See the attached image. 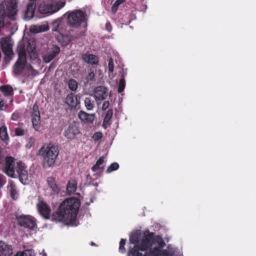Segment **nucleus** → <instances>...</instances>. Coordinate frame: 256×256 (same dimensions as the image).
I'll return each instance as SVG.
<instances>
[{"instance_id":"nucleus-49","label":"nucleus","mask_w":256,"mask_h":256,"mask_svg":"<svg viewBox=\"0 0 256 256\" xmlns=\"http://www.w3.org/2000/svg\"><path fill=\"white\" fill-rule=\"evenodd\" d=\"M14 256H22L21 252H17V254L16 255H14Z\"/></svg>"},{"instance_id":"nucleus-42","label":"nucleus","mask_w":256,"mask_h":256,"mask_svg":"<svg viewBox=\"0 0 256 256\" xmlns=\"http://www.w3.org/2000/svg\"><path fill=\"white\" fill-rule=\"evenodd\" d=\"M102 137V134L101 132H96L93 135L92 138L94 140H98Z\"/></svg>"},{"instance_id":"nucleus-40","label":"nucleus","mask_w":256,"mask_h":256,"mask_svg":"<svg viewBox=\"0 0 256 256\" xmlns=\"http://www.w3.org/2000/svg\"><path fill=\"white\" fill-rule=\"evenodd\" d=\"M28 73L32 76H36L38 74V72L34 70L32 66H30L27 68Z\"/></svg>"},{"instance_id":"nucleus-26","label":"nucleus","mask_w":256,"mask_h":256,"mask_svg":"<svg viewBox=\"0 0 256 256\" xmlns=\"http://www.w3.org/2000/svg\"><path fill=\"white\" fill-rule=\"evenodd\" d=\"M8 188V190L10 191L11 193V196L12 198L16 199L17 198L16 188L15 184L12 182H9Z\"/></svg>"},{"instance_id":"nucleus-47","label":"nucleus","mask_w":256,"mask_h":256,"mask_svg":"<svg viewBox=\"0 0 256 256\" xmlns=\"http://www.w3.org/2000/svg\"><path fill=\"white\" fill-rule=\"evenodd\" d=\"M110 24L109 23H107L106 24V28L107 29V30L109 32L110 31L111 29L110 28H109V26H110Z\"/></svg>"},{"instance_id":"nucleus-29","label":"nucleus","mask_w":256,"mask_h":256,"mask_svg":"<svg viewBox=\"0 0 256 256\" xmlns=\"http://www.w3.org/2000/svg\"><path fill=\"white\" fill-rule=\"evenodd\" d=\"M0 90L6 96H8L12 94L13 89L12 87L8 86H4L0 88Z\"/></svg>"},{"instance_id":"nucleus-24","label":"nucleus","mask_w":256,"mask_h":256,"mask_svg":"<svg viewBox=\"0 0 256 256\" xmlns=\"http://www.w3.org/2000/svg\"><path fill=\"white\" fill-rule=\"evenodd\" d=\"M113 111L112 109L108 110L104 117L103 126L104 128H108L110 126V120L112 116Z\"/></svg>"},{"instance_id":"nucleus-45","label":"nucleus","mask_w":256,"mask_h":256,"mask_svg":"<svg viewBox=\"0 0 256 256\" xmlns=\"http://www.w3.org/2000/svg\"><path fill=\"white\" fill-rule=\"evenodd\" d=\"M18 116V113L14 112L12 115L11 118L13 120H16Z\"/></svg>"},{"instance_id":"nucleus-44","label":"nucleus","mask_w":256,"mask_h":256,"mask_svg":"<svg viewBox=\"0 0 256 256\" xmlns=\"http://www.w3.org/2000/svg\"><path fill=\"white\" fill-rule=\"evenodd\" d=\"M109 104L110 103L108 101L104 102L102 106V110H106V108H108L109 106Z\"/></svg>"},{"instance_id":"nucleus-50","label":"nucleus","mask_w":256,"mask_h":256,"mask_svg":"<svg viewBox=\"0 0 256 256\" xmlns=\"http://www.w3.org/2000/svg\"><path fill=\"white\" fill-rule=\"evenodd\" d=\"M90 244H91L92 246H94V245H95V244H94V242H90Z\"/></svg>"},{"instance_id":"nucleus-23","label":"nucleus","mask_w":256,"mask_h":256,"mask_svg":"<svg viewBox=\"0 0 256 256\" xmlns=\"http://www.w3.org/2000/svg\"><path fill=\"white\" fill-rule=\"evenodd\" d=\"M106 162L104 160V158L100 156L96 162V164L92 168L94 172H97L98 170L103 168L105 166Z\"/></svg>"},{"instance_id":"nucleus-48","label":"nucleus","mask_w":256,"mask_h":256,"mask_svg":"<svg viewBox=\"0 0 256 256\" xmlns=\"http://www.w3.org/2000/svg\"><path fill=\"white\" fill-rule=\"evenodd\" d=\"M40 254H42V256H46V254L44 252V250H42V252L40 253Z\"/></svg>"},{"instance_id":"nucleus-35","label":"nucleus","mask_w":256,"mask_h":256,"mask_svg":"<svg viewBox=\"0 0 256 256\" xmlns=\"http://www.w3.org/2000/svg\"><path fill=\"white\" fill-rule=\"evenodd\" d=\"M26 130L22 128H16L15 129V134L17 136H24Z\"/></svg>"},{"instance_id":"nucleus-1","label":"nucleus","mask_w":256,"mask_h":256,"mask_svg":"<svg viewBox=\"0 0 256 256\" xmlns=\"http://www.w3.org/2000/svg\"><path fill=\"white\" fill-rule=\"evenodd\" d=\"M130 241L135 245L132 248L129 256H174L176 252L174 248L169 246L163 250L166 244L162 241L158 246H155L146 254H143L140 250H146L152 246V236L151 234L142 232L140 230L132 233Z\"/></svg>"},{"instance_id":"nucleus-33","label":"nucleus","mask_w":256,"mask_h":256,"mask_svg":"<svg viewBox=\"0 0 256 256\" xmlns=\"http://www.w3.org/2000/svg\"><path fill=\"white\" fill-rule=\"evenodd\" d=\"M125 85H126V83H125L124 80V78H121L120 80L118 88V92L120 93L124 90L125 88Z\"/></svg>"},{"instance_id":"nucleus-11","label":"nucleus","mask_w":256,"mask_h":256,"mask_svg":"<svg viewBox=\"0 0 256 256\" xmlns=\"http://www.w3.org/2000/svg\"><path fill=\"white\" fill-rule=\"evenodd\" d=\"M32 121L34 128L38 130L40 124V114L38 106L34 104L32 112Z\"/></svg>"},{"instance_id":"nucleus-15","label":"nucleus","mask_w":256,"mask_h":256,"mask_svg":"<svg viewBox=\"0 0 256 256\" xmlns=\"http://www.w3.org/2000/svg\"><path fill=\"white\" fill-rule=\"evenodd\" d=\"M36 6V5L34 0H32L28 4L27 9L24 16V18L26 20H28L34 17Z\"/></svg>"},{"instance_id":"nucleus-46","label":"nucleus","mask_w":256,"mask_h":256,"mask_svg":"<svg viewBox=\"0 0 256 256\" xmlns=\"http://www.w3.org/2000/svg\"><path fill=\"white\" fill-rule=\"evenodd\" d=\"M4 106V102L2 100V98L0 96V110H2L3 107Z\"/></svg>"},{"instance_id":"nucleus-28","label":"nucleus","mask_w":256,"mask_h":256,"mask_svg":"<svg viewBox=\"0 0 256 256\" xmlns=\"http://www.w3.org/2000/svg\"><path fill=\"white\" fill-rule=\"evenodd\" d=\"M8 136L7 134V129L6 126H2L0 128V139L2 140H6Z\"/></svg>"},{"instance_id":"nucleus-31","label":"nucleus","mask_w":256,"mask_h":256,"mask_svg":"<svg viewBox=\"0 0 256 256\" xmlns=\"http://www.w3.org/2000/svg\"><path fill=\"white\" fill-rule=\"evenodd\" d=\"M119 165L117 162H114L106 170V172L110 173L114 170H116L118 168Z\"/></svg>"},{"instance_id":"nucleus-13","label":"nucleus","mask_w":256,"mask_h":256,"mask_svg":"<svg viewBox=\"0 0 256 256\" xmlns=\"http://www.w3.org/2000/svg\"><path fill=\"white\" fill-rule=\"evenodd\" d=\"M108 94V90L104 86L96 87L94 92V96L98 100L106 99Z\"/></svg>"},{"instance_id":"nucleus-12","label":"nucleus","mask_w":256,"mask_h":256,"mask_svg":"<svg viewBox=\"0 0 256 256\" xmlns=\"http://www.w3.org/2000/svg\"><path fill=\"white\" fill-rule=\"evenodd\" d=\"M37 208L40 214L42 217L46 219L49 218L50 210L44 202L43 201H40L37 204Z\"/></svg>"},{"instance_id":"nucleus-17","label":"nucleus","mask_w":256,"mask_h":256,"mask_svg":"<svg viewBox=\"0 0 256 256\" xmlns=\"http://www.w3.org/2000/svg\"><path fill=\"white\" fill-rule=\"evenodd\" d=\"M66 4L64 1L59 0L54 2L52 4L48 6V12L53 13L58 12Z\"/></svg>"},{"instance_id":"nucleus-8","label":"nucleus","mask_w":256,"mask_h":256,"mask_svg":"<svg viewBox=\"0 0 256 256\" xmlns=\"http://www.w3.org/2000/svg\"><path fill=\"white\" fill-rule=\"evenodd\" d=\"M0 44L4 54V58L8 62L12 58L14 54L12 40L9 38H3L0 40Z\"/></svg>"},{"instance_id":"nucleus-3","label":"nucleus","mask_w":256,"mask_h":256,"mask_svg":"<svg viewBox=\"0 0 256 256\" xmlns=\"http://www.w3.org/2000/svg\"><path fill=\"white\" fill-rule=\"evenodd\" d=\"M6 174L11 178L18 177L20 180L23 184L28 182V174L24 164L22 162H16L12 157H6L4 168Z\"/></svg>"},{"instance_id":"nucleus-37","label":"nucleus","mask_w":256,"mask_h":256,"mask_svg":"<svg viewBox=\"0 0 256 256\" xmlns=\"http://www.w3.org/2000/svg\"><path fill=\"white\" fill-rule=\"evenodd\" d=\"M22 256H35L34 252L32 250H28L21 252Z\"/></svg>"},{"instance_id":"nucleus-20","label":"nucleus","mask_w":256,"mask_h":256,"mask_svg":"<svg viewBox=\"0 0 256 256\" xmlns=\"http://www.w3.org/2000/svg\"><path fill=\"white\" fill-rule=\"evenodd\" d=\"M48 26L46 24L32 25L30 28V31L32 34H38L48 30Z\"/></svg>"},{"instance_id":"nucleus-19","label":"nucleus","mask_w":256,"mask_h":256,"mask_svg":"<svg viewBox=\"0 0 256 256\" xmlns=\"http://www.w3.org/2000/svg\"><path fill=\"white\" fill-rule=\"evenodd\" d=\"M65 102L71 108H76L78 104L76 96L72 93L67 96Z\"/></svg>"},{"instance_id":"nucleus-2","label":"nucleus","mask_w":256,"mask_h":256,"mask_svg":"<svg viewBox=\"0 0 256 256\" xmlns=\"http://www.w3.org/2000/svg\"><path fill=\"white\" fill-rule=\"evenodd\" d=\"M80 206V202L76 198L64 200L60 204L58 210L52 215V220L62 222L71 226H77L75 220Z\"/></svg>"},{"instance_id":"nucleus-36","label":"nucleus","mask_w":256,"mask_h":256,"mask_svg":"<svg viewBox=\"0 0 256 256\" xmlns=\"http://www.w3.org/2000/svg\"><path fill=\"white\" fill-rule=\"evenodd\" d=\"M126 240L122 238L120 242L119 251L120 252H125L124 245L126 244Z\"/></svg>"},{"instance_id":"nucleus-18","label":"nucleus","mask_w":256,"mask_h":256,"mask_svg":"<svg viewBox=\"0 0 256 256\" xmlns=\"http://www.w3.org/2000/svg\"><path fill=\"white\" fill-rule=\"evenodd\" d=\"M0 254L10 256L12 254V247L4 242H0ZM0 256H1L0 255Z\"/></svg>"},{"instance_id":"nucleus-6","label":"nucleus","mask_w":256,"mask_h":256,"mask_svg":"<svg viewBox=\"0 0 256 256\" xmlns=\"http://www.w3.org/2000/svg\"><path fill=\"white\" fill-rule=\"evenodd\" d=\"M67 15V24L72 28H77L87 20L86 14L80 10L68 12Z\"/></svg>"},{"instance_id":"nucleus-9","label":"nucleus","mask_w":256,"mask_h":256,"mask_svg":"<svg viewBox=\"0 0 256 256\" xmlns=\"http://www.w3.org/2000/svg\"><path fill=\"white\" fill-rule=\"evenodd\" d=\"M18 224L22 226L32 229L36 226L35 218L30 215H20L16 217Z\"/></svg>"},{"instance_id":"nucleus-10","label":"nucleus","mask_w":256,"mask_h":256,"mask_svg":"<svg viewBox=\"0 0 256 256\" xmlns=\"http://www.w3.org/2000/svg\"><path fill=\"white\" fill-rule=\"evenodd\" d=\"M80 134L78 124L76 122L70 124L64 129V136L68 140H72Z\"/></svg>"},{"instance_id":"nucleus-43","label":"nucleus","mask_w":256,"mask_h":256,"mask_svg":"<svg viewBox=\"0 0 256 256\" xmlns=\"http://www.w3.org/2000/svg\"><path fill=\"white\" fill-rule=\"evenodd\" d=\"M6 180L4 177L0 174V188L5 184Z\"/></svg>"},{"instance_id":"nucleus-4","label":"nucleus","mask_w":256,"mask_h":256,"mask_svg":"<svg viewBox=\"0 0 256 256\" xmlns=\"http://www.w3.org/2000/svg\"><path fill=\"white\" fill-rule=\"evenodd\" d=\"M59 151L57 146L52 144H44L39 150L38 155L42 159L43 166L49 168L55 163Z\"/></svg>"},{"instance_id":"nucleus-16","label":"nucleus","mask_w":256,"mask_h":256,"mask_svg":"<svg viewBox=\"0 0 256 256\" xmlns=\"http://www.w3.org/2000/svg\"><path fill=\"white\" fill-rule=\"evenodd\" d=\"M60 49L59 47L54 46L52 50L47 54L43 56L42 58L44 60L48 63L52 60H53L57 54L60 52Z\"/></svg>"},{"instance_id":"nucleus-30","label":"nucleus","mask_w":256,"mask_h":256,"mask_svg":"<svg viewBox=\"0 0 256 256\" xmlns=\"http://www.w3.org/2000/svg\"><path fill=\"white\" fill-rule=\"evenodd\" d=\"M69 88L73 91L76 90L78 88V83L74 79H70L68 82Z\"/></svg>"},{"instance_id":"nucleus-14","label":"nucleus","mask_w":256,"mask_h":256,"mask_svg":"<svg viewBox=\"0 0 256 256\" xmlns=\"http://www.w3.org/2000/svg\"><path fill=\"white\" fill-rule=\"evenodd\" d=\"M78 117L82 122L84 123L92 124L95 119L96 114H90L81 110L78 114Z\"/></svg>"},{"instance_id":"nucleus-38","label":"nucleus","mask_w":256,"mask_h":256,"mask_svg":"<svg viewBox=\"0 0 256 256\" xmlns=\"http://www.w3.org/2000/svg\"><path fill=\"white\" fill-rule=\"evenodd\" d=\"M95 74L93 70H90L86 76L87 81H91L94 80Z\"/></svg>"},{"instance_id":"nucleus-27","label":"nucleus","mask_w":256,"mask_h":256,"mask_svg":"<svg viewBox=\"0 0 256 256\" xmlns=\"http://www.w3.org/2000/svg\"><path fill=\"white\" fill-rule=\"evenodd\" d=\"M84 106L88 110H92L94 107V102L90 98H86L84 100Z\"/></svg>"},{"instance_id":"nucleus-34","label":"nucleus","mask_w":256,"mask_h":256,"mask_svg":"<svg viewBox=\"0 0 256 256\" xmlns=\"http://www.w3.org/2000/svg\"><path fill=\"white\" fill-rule=\"evenodd\" d=\"M114 62L112 58H110L108 61V75L110 76V74H112L114 72Z\"/></svg>"},{"instance_id":"nucleus-32","label":"nucleus","mask_w":256,"mask_h":256,"mask_svg":"<svg viewBox=\"0 0 256 256\" xmlns=\"http://www.w3.org/2000/svg\"><path fill=\"white\" fill-rule=\"evenodd\" d=\"M124 0H116L112 5V10L113 12H116L120 4H122Z\"/></svg>"},{"instance_id":"nucleus-5","label":"nucleus","mask_w":256,"mask_h":256,"mask_svg":"<svg viewBox=\"0 0 256 256\" xmlns=\"http://www.w3.org/2000/svg\"><path fill=\"white\" fill-rule=\"evenodd\" d=\"M16 13V6L13 2L4 1L0 4V31L8 22V19L15 20Z\"/></svg>"},{"instance_id":"nucleus-22","label":"nucleus","mask_w":256,"mask_h":256,"mask_svg":"<svg viewBox=\"0 0 256 256\" xmlns=\"http://www.w3.org/2000/svg\"><path fill=\"white\" fill-rule=\"evenodd\" d=\"M82 59L85 62L92 64H96L98 62L96 56L93 54H84L82 56Z\"/></svg>"},{"instance_id":"nucleus-7","label":"nucleus","mask_w":256,"mask_h":256,"mask_svg":"<svg viewBox=\"0 0 256 256\" xmlns=\"http://www.w3.org/2000/svg\"><path fill=\"white\" fill-rule=\"evenodd\" d=\"M18 58L14 66V72L18 74L23 70L26 62V52L24 47L19 45L18 47Z\"/></svg>"},{"instance_id":"nucleus-21","label":"nucleus","mask_w":256,"mask_h":256,"mask_svg":"<svg viewBox=\"0 0 256 256\" xmlns=\"http://www.w3.org/2000/svg\"><path fill=\"white\" fill-rule=\"evenodd\" d=\"M76 190V182L74 180H70L68 181L67 187L66 192L69 195H71L75 192Z\"/></svg>"},{"instance_id":"nucleus-25","label":"nucleus","mask_w":256,"mask_h":256,"mask_svg":"<svg viewBox=\"0 0 256 256\" xmlns=\"http://www.w3.org/2000/svg\"><path fill=\"white\" fill-rule=\"evenodd\" d=\"M47 182L48 186L52 188V190L56 193H58L60 189L55 183L54 179L53 178L50 177L47 179Z\"/></svg>"},{"instance_id":"nucleus-41","label":"nucleus","mask_w":256,"mask_h":256,"mask_svg":"<svg viewBox=\"0 0 256 256\" xmlns=\"http://www.w3.org/2000/svg\"><path fill=\"white\" fill-rule=\"evenodd\" d=\"M35 140L32 138H30L28 139V143L26 144V147L30 148L34 144Z\"/></svg>"},{"instance_id":"nucleus-39","label":"nucleus","mask_w":256,"mask_h":256,"mask_svg":"<svg viewBox=\"0 0 256 256\" xmlns=\"http://www.w3.org/2000/svg\"><path fill=\"white\" fill-rule=\"evenodd\" d=\"M35 49V46L33 44H31L30 42H28V46H27V50L28 52L32 54Z\"/></svg>"}]
</instances>
